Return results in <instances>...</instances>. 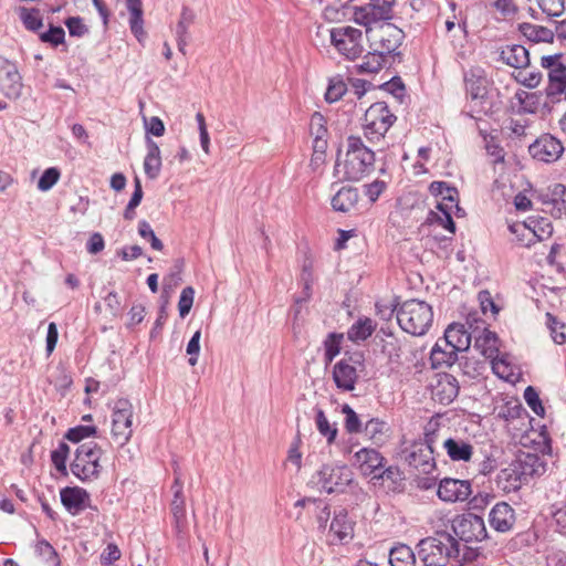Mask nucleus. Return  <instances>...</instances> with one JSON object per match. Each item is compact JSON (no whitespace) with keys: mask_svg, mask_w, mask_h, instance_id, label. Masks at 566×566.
<instances>
[{"mask_svg":"<svg viewBox=\"0 0 566 566\" xmlns=\"http://www.w3.org/2000/svg\"><path fill=\"white\" fill-rule=\"evenodd\" d=\"M375 166V153L366 147L358 136H349L346 140V151L337 156L335 172L349 181H358L368 176Z\"/></svg>","mask_w":566,"mask_h":566,"instance_id":"1","label":"nucleus"},{"mask_svg":"<svg viewBox=\"0 0 566 566\" xmlns=\"http://www.w3.org/2000/svg\"><path fill=\"white\" fill-rule=\"evenodd\" d=\"M429 191L440 200L437 202L436 209L430 211L427 218L428 223L441 227L453 234L455 232L453 217L464 216V210L459 206L458 190L444 181H432Z\"/></svg>","mask_w":566,"mask_h":566,"instance_id":"2","label":"nucleus"},{"mask_svg":"<svg viewBox=\"0 0 566 566\" xmlns=\"http://www.w3.org/2000/svg\"><path fill=\"white\" fill-rule=\"evenodd\" d=\"M418 547L424 566H447L450 560L459 562L460 542L446 532L421 539Z\"/></svg>","mask_w":566,"mask_h":566,"instance_id":"3","label":"nucleus"},{"mask_svg":"<svg viewBox=\"0 0 566 566\" xmlns=\"http://www.w3.org/2000/svg\"><path fill=\"white\" fill-rule=\"evenodd\" d=\"M396 317L403 332L412 336H423L433 323V310L424 301L407 300L397 308Z\"/></svg>","mask_w":566,"mask_h":566,"instance_id":"4","label":"nucleus"},{"mask_svg":"<svg viewBox=\"0 0 566 566\" xmlns=\"http://www.w3.org/2000/svg\"><path fill=\"white\" fill-rule=\"evenodd\" d=\"M395 0H349L347 10L356 24L370 34L371 28L392 18Z\"/></svg>","mask_w":566,"mask_h":566,"instance_id":"5","label":"nucleus"},{"mask_svg":"<svg viewBox=\"0 0 566 566\" xmlns=\"http://www.w3.org/2000/svg\"><path fill=\"white\" fill-rule=\"evenodd\" d=\"M538 458L534 454H524L502 469L496 476V485L504 493L516 492L536 472Z\"/></svg>","mask_w":566,"mask_h":566,"instance_id":"6","label":"nucleus"},{"mask_svg":"<svg viewBox=\"0 0 566 566\" xmlns=\"http://www.w3.org/2000/svg\"><path fill=\"white\" fill-rule=\"evenodd\" d=\"M103 449L94 441L80 444L71 463L72 473L81 481H93L98 478Z\"/></svg>","mask_w":566,"mask_h":566,"instance_id":"7","label":"nucleus"},{"mask_svg":"<svg viewBox=\"0 0 566 566\" xmlns=\"http://www.w3.org/2000/svg\"><path fill=\"white\" fill-rule=\"evenodd\" d=\"M353 482L350 468L338 463L323 464L312 476V483L328 494L343 493Z\"/></svg>","mask_w":566,"mask_h":566,"instance_id":"8","label":"nucleus"},{"mask_svg":"<svg viewBox=\"0 0 566 566\" xmlns=\"http://www.w3.org/2000/svg\"><path fill=\"white\" fill-rule=\"evenodd\" d=\"M395 120L396 116L385 102L374 103L366 109L364 115V134L370 142H378L385 137Z\"/></svg>","mask_w":566,"mask_h":566,"instance_id":"9","label":"nucleus"},{"mask_svg":"<svg viewBox=\"0 0 566 566\" xmlns=\"http://www.w3.org/2000/svg\"><path fill=\"white\" fill-rule=\"evenodd\" d=\"M331 44L344 57L358 59L364 52L363 32L352 25H340L331 29Z\"/></svg>","mask_w":566,"mask_h":566,"instance_id":"10","label":"nucleus"},{"mask_svg":"<svg viewBox=\"0 0 566 566\" xmlns=\"http://www.w3.org/2000/svg\"><path fill=\"white\" fill-rule=\"evenodd\" d=\"M134 407L127 399L115 401L112 412V438L118 446L126 444L133 436Z\"/></svg>","mask_w":566,"mask_h":566,"instance_id":"11","label":"nucleus"},{"mask_svg":"<svg viewBox=\"0 0 566 566\" xmlns=\"http://www.w3.org/2000/svg\"><path fill=\"white\" fill-rule=\"evenodd\" d=\"M378 51L384 54L394 53L403 40V32L397 25L385 21L371 28L370 34H366Z\"/></svg>","mask_w":566,"mask_h":566,"instance_id":"12","label":"nucleus"},{"mask_svg":"<svg viewBox=\"0 0 566 566\" xmlns=\"http://www.w3.org/2000/svg\"><path fill=\"white\" fill-rule=\"evenodd\" d=\"M454 534L463 542H480L488 535L484 520L475 514L458 517L452 523Z\"/></svg>","mask_w":566,"mask_h":566,"instance_id":"13","label":"nucleus"},{"mask_svg":"<svg viewBox=\"0 0 566 566\" xmlns=\"http://www.w3.org/2000/svg\"><path fill=\"white\" fill-rule=\"evenodd\" d=\"M437 495L444 503L464 502L472 495V484L469 480L443 478L438 484Z\"/></svg>","mask_w":566,"mask_h":566,"instance_id":"14","label":"nucleus"},{"mask_svg":"<svg viewBox=\"0 0 566 566\" xmlns=\"http://www.w3.org/2000/svg\"><path fill=\"white\" fill-rule=\"evenodd\" d=\"M541 65L548 70L549 85L547 87V95H562L563 87L566 85V65L562 62V55L542 56Z\"/></svg>","mask_w":566,"mask_h":566,"instance_id":"15","label":"nucleus"},{"mask_svg":"<svg viewBox=\"0 0 566 566\" xmlns=\"http://www.w3.org/2000/svg\"><path fill=\"white\" fill-rule=\"evenodd\" d=\"M530 153L539 161L554 163L563 155L564 146L557 137L544 134L530 146Z\"/></svg>","mask_w":566,"mask_h":566,"instance_id":"16","label":"nucleus"},{"mask_svg":"<svg viewBox=\"0 0 566 566\" xmlns=\"http://www.w3.org/2000/svg\"><path fill=\"white\" fill-rule=\"evenodd\" d=\"M358 360L353 357L343 358L334 365L333 379L338 389L343 391H352L358 380Z\"/></svg>","mask_w":566,"mask_h":566,"instance_id":"17","label":"nucleus"},{"mask_svg":"<svg viewBox=\"0 0 566 566\" xmlns=\"http://www.w3.org/2000/svg\"><path fill=\"white\" fill-rule=\"evenodd\" d=\"M433 452L434 450L430 449L426 443L415 442L406 451L405 459L410 467L422 473H430L436 468Z\"/></svg>","mask_w":566,"mask_h":566,"instance_id":"18","label":"nucleus"},{"mask_svg":"<svg viewBox=\"0 0 566 566\" xmlns=\"http://www.w3.org/2000/svg\"><path fill=\"white\" fill-rule=\"evenodd\" d=\"M176 478L172 484L174 499L171 501V513L175 522V528L181 534L186 528V502L184 496V485L180 474L175 471Z\"/></svg>","mask_w":566,"mask_h":566,"instance_id":"19","label":"nucleus"},{"mask_svg":"<svg viewBox=\"0 0 566 566\" xmlns=\"http://www.w3.org/2000/svg\"><path fill=\"white\" fill-rule=\"evenodd\" d=\"M355 522L348 517V513L345 510H340L335 513L331 525L329 533L333 536V543H348L354 537Z\"/></svg>","mask_w":566,"mask_h":566,"instance_id":"20","label":"nucleus"},{"mask_svg":"<svg viewBox=\"0 0 566 566\" xmlns=\"http://www.w3.org/2000/svg\"><path fill=\"white\" fill-rule=\"evenodd\" d=\"M524 228L532 238H528V245L536 243H546L553 235V224L549 219L539 216L530 217L524 222Z\"/></svg>","mask_w":566,"mask_h":566,"instance_id":"21","label":"nucleus"},{"mask_svg":"<svg viewBox=\"0 0 566 566\" xmlns=\"http://www.w3.org/2000/svg\"><path fill=\"white\" fill-rule=\"evenodd\" d=\"M489 523L497 532H509L515 523L513 507L505 502L495 504L489 514Z\"/></svg>","mask_w":566,"mask_h":566,"instance_id":"22","label":"nucleus"},{"mask_svg":"<svg viewBox=\"0 0 566 566\" xmlns=\"http://www.w3.org/2000/svg\"><path fill=\"white\" fill-rule=\"evenodd\" d=\"M382 455L375 449L363 448L354 454V464L364 475H377L384 465Z\"/></svg>","mask_w":566,"mask_h":566,"instance_id":"23","label":"nucleus"},{"mask_svg":"<svg viewBox=\"0 0 566 566\" xmlns=\"http://www.w3.org/2000/svg\"><path fill=\"white\" fill-rule=\"evenodd\" d=\"M60 495L62 504L72 515L84 511L90 503V494L78 486L65 488Z\"/></svg>","mask_w":566,"mask_h":566,"instance_id":"24","label":"nucleus"},{"mask_svg":"<svg viewBox=\"0 0 566 566\" xmlns=\"http://www.w3.org/2000/svg\"><path fill=\"white\" fill-rule=\"evenodd\" d=\"M471 337V334L463 324L453 323L448 326L441 339L446 346L450 345L458 353H461L470 348Z\"/></svg>","mask_w":566,"mask_h":566,"instance_id":"25","label":"nucleus"},{"mask_svg":"<svg viewBox=\"0 0 566 566\" xmlns=\"http://www.w3.org/2000/svg\"><path fill=\"white\" fill-rule=\"evenodd\" d=\"M358 203L359 193L353 187H342L332 198L333 209L340 212L357 211Z\"/></svg>","mask_w":566,"mask_h":566,"instance_id":"26","label":"nucleus"},{"mask_svg":"<svg viewBox=\"0 0 566 566\" xmlns=\"http://www.w3.org/2000/svg\"><path fill=\"white\" fill-rule=\"evenodd\" d=\"M459 394L457 379L449 374L441 376L433 389V397L442 405L452 402Z\"/></svg>","mask_w":566,"mask_h":566,"instance_id":"27","label":"nucleus"},{"mask_svg":"<svg viewBox=\"0 0 566 566\" xmlns=\"http://www.w3.org/2000/svg\"><path fill=\"white\" fill-rule=\"evenodd\" d=\"M500 56L503 63L516 70L527 67L530 64L528 51L523 45H506Z\"/></svg>","mask_w":566,"mask_h":566,"instance_id":"28","label":"nucleus"},{"mask_svg":"<svg viewBox=\"0 0 566 566\" xmlns=\"http://www.w3.org/2000/svg\"><path fill=\"white\" fill-rule=\"evenodd\" d=\"M126 8L129 12V28L132 33L143 42L146 39V31L144 30L143 19V2L142 0H126Z\"/></svg>","mask_w":566,"mask_h":566,"instance_id":"29","label":"nucleus"},{"mask_svg":"<svg viewBox=\"0 0 566 566\" xmlns=\"http://www.w3.org/2000/svg\"><path fill=\"white\" fill-rule=\"evenodd\" d=\"M442 446L448 457L454 462H469L473 457V447L461 439L448 438Z\"/></svg>","mask_w":566,"mask_h":566,"instance_id":"30","label":"nucleus"},{"mask_svg":"<svg viewBox=\"0 0 566 566\" xmlns=\"http://www.w3.org/2000/svg\"><path fill=\"white\" fill-rule=\"evenodd\" d=\"M458 352L450 345L446 346L439 338L431 349L430 359L434 368L452 366L458 359Z\"/></svg>","mask_w":566,"mask_h":566,"instance_id":"31","label":"nucleus"},{"mask_svg":"<svg viewBox=\"0 0 566 566\" xmlns=\"http://www.w3.org/2000/svg\"><path fill=\"white\" fill-rule=\"evenodd\" d=\"M474 349L485 359L494 358L499 354V338L496 334L484 328L479 336H475Z\"/></svg>","mask_w":566,"mask_h":566,"instance_id":"32","label":"nucleus"},{"mask_svg":"<svg viewBox=\"0 0 566 566\" xmlns=\"http://www.w3.org/2000/svg\"><path fill=\"white\" fill-rule=\"evenodd\" d=\"M296 506H307L308 511L314 514L319 528L325 530L327 526V522L331 517V509L329 505L323 500L316 499H302L295 503Z\"/></svg>","mask_w":566,"mask_h":566,"instance_id":"33","label":"nucleus"},{"mask_svg":"<svg viewBox=\"0 0 566 566\" xmlns=\"http://www.w3.org/2000/svg\"><path fill=\"white\" fill-rule=\"evenodd\" d=\"M144 170L148 178L156 179L161 170L160 149L156 142L147 139V155L144 160Z\"/></svg>","mask_w":566,"mask_h":566,"instance_id":"34","label":"nucleus"},{"mask_svg":"<svg viewBox=\"0 0 566 566\" xmlns=\"http://www.w3.org/2000/svg\"><path fill=\"white\" fill-rule=\"evenodd\" d=\"M518 30L528 41L534 43H553L555 36L551 29L528 22L521 23Z\"/></svg>","mask_w":566,"mask_h":566,"instance_id":"35","label":"nucleus"},{"mask_svg":"<svg viewBox=\"0 0 566 566\" xmlns=\"http://www.w3.org/2000/svg\"><path fill=\"white\" fill-rule=\"evenodd\" d=\"M389 563L391 566H416V557L407 545H398L390 549Z\"/></svg>","mask_w":566,"mask_h":566,"instance_id":"36","label":"nucleus"},{"mask_svg":"<svg viewBox=\"0 0 566 566\" xmlns=\"http://www.w3.org/2000/svg\"><path fill=\"white\" fill-rule=\"evenodd\" d=\"M490 360L492 370L499 378L507 381H514V366L511 364L506 355L499 356L497 354L494 358H490Z\"/></svg>","mask_w":566,"mask_h":566,"instance_id":"37","label":"nucleus"},{"mask_svg":"<svg viewBox=\"0 0 566 566\" xmlns=\"http://www.w3.org/2000/svg\"><path fill=\"white\" fill-rule=\"evenodd\" d=\"M385 64V54L377 49L367 53L358 65L360 73H378Z\"/></svg>","mask_w":566,"mask_h":566,"instance_id":"38","label":"nucleus"},{"mask_svg":"<svg viewBox=\"0 0 566 566\" xmlns=\"http://www.w3.org/2000/svg\"><path fill=\"white\" fill-rule=\"evenodd\" d=\"M376 325L373 319L364 318L358 319L349 329H348V338L352 340H365L367 339L373 332L375 331Z\"/></svg>","mask_w":566,"mask_h":566,"instance_id":"39","label":"nucleus"},{"mask_svg":"<svg viewBox=\"0 0 566 566\" xmlns=\"http://www.w3.org/2000/svg\"><path fill=\"white\" fill-rule=\"evenodd\" d=\"M315 422L317 430L322 436L326 438L327 443H333L337 436V428L334 424L329 423L328 419L325 416V412L322 409H317Z\"/></svg>","mask_w":566,"mask_h":566,"instance_id":"40","label":"nucleus"},{"mask_svg":"<svg viewBox=\"0 0 566 566\" xmlns=\"http://www.w3.org/2000/svg\"><path fill=\"white\" fill-rule=\"evenodd\" d=\"M513 77L515 81L528 88H535L539 85L542 81V73L539 71H530L524 69H520L513 73Z\"/></svg>","mask_w":566,"mask_h":566,"instance_id":"41","label":"nucleus"},{"mask_svg":"<svg viewBox=\"0 0 566 566\" xmlns=\"http://www.w3.org/2000/svg\"><path fill=\"white\" fill-rule=\"evenodd\" d=\"M21 83L17 72H8L3 78L0 80V91L8 97H17L20 94Z\"/></svg>","mask_w":566,"mask_h":566,"instance_id":"42","label":"nucleus"},{"mask_svg":"<svg viewBox=\"0 0 566 566\" xmlns=\"http://www.w3.org/2000/svg\"><path fill=\"white\" fill-rule=\"evenodd\" d=\"M343 340L342 334L332 333L324 342V358L326 364H331L333 359L340 353V344Z\"/></svg>","mask_w":566,"mask_h":566,"instance_id":"43","label":"nucleus"},{"mask_svg":"<svg viewBox=\"0 0 566 566\" xmlns=\"http://www.w3.org/2000/svg\"><path fill=\"white\" fill-rule=\"evenodd\" d=\"M364 432L374 442H380L386 433V423L379 419H370L366 422Z\"/></svg>","mask_w":566,"mask_h":566,"instance_id":"44","label":"nucleus"},{"mask_svg":"<svg viewBox=\"0 0 566 566\" xmlns=\"http://www.w3.org/2000/svg\"><path fill=\"white\" fill-rule=\"evenodd\" d=\"M538 7L547 17H562L566 10L565 0H537Z\"/></svg>","mask_w":566,"mask_h":566,"instance_id":"45","label":"nucleus"},{"mask_svg":"<svg viewBox=\"0 0 566 566\" xmlns=\"http://www.w3.org/2000/svg\"><path fill=\"white\" fill-rule=\"evenodd\" d=\"M526 416V410L518 401L507 402L499 412V417L505 421L517 420Z\"/></svg>","mask_w":566,"mask_h":566,"instance_id":"46","label":"nucleus"},{"mask_svg":"<svg viewBox=\"0 0 566 566\" xmlns=\"http://www.w3.org/2000/svg\"><path fill=\"white\" fill-rule=\"evenodd\" d=\"M492 6L504 19H513L520 12L518 0H494Z\"/></svg>","mask_w":566,"mask_h":566,"instance_id":"47","label":"nucleus"},{"mask_svg":"<svg viewBox=\"0 0 566 566\" xmlns=\"http://www.w3.org/2000/svg\"><path fill=\"white\" fill-rule=\"evenodd\" d=\"M310 134L313 139L327 138L326 119L321 113H314L310 120Z\"/></svg>","mask_w":566,"mask_h":566,"instance_id":"48","label":"nucleus"},{"mask_svg":"<svg viewBox=\"0 0 566 566\" xmlns=\"http://www.w3.org/2000/svg\"><path fill=\"white\" fill-rule=\"evenodd\" d=\"M347 92V86L342 78H332L325 93V98L329 103L339 101Z\"/></svg>","mask_w":566,"mask_h":566,"instance_id":"49","label":"nucleus"},{"mask_svg":"<svg viewBox=\"0 0 566 566\" xmlns=\"http://www.w3.org/2000/svg\"><path fill=\"white\" fill-rule=\"evenodd\" d=\"M516 98L520 101L523 111L527 113H535L541 102V95L538 93H530L525 91L517 92Z\"/></svg>","mask_w":566,"mask_h":566,"instance_id":"50","label":"nucleus"},{"mask_svg":"<svg viewBox=\"0 0 566 566\" xmlns=\"http://www.w3.org/2000/svg\"><path fill=\"white\" fill-rule=\"evenodd\" d=\"M35 551L46 563L59 566L60 560L55 548L46 541L42 539L36 543Z\"/></svg>","mask_w":566,"mask_h":566,"instance_id":"51","label":"nucleus"},{"mask_svg":"<svg viewBox=\"0 0 566 566\" xmlns=\"http://www.w3.org/2000/svg\"><path fill=\"white\" fill-rule=\"evenodd\" d=\"M342 412L345 415V429L348 433H357L361 431V421L358 415L348 405H344Z\"/></svg>","mask_w":566,"mask_h":566,"instance_id":"52","label":"nucleus"},{"mask_svg":"<svg viewBox=\"0 0 566 566\" xmlns=\"http://www.w3.org/2000/svg\"><path fill=\"white\" fill-rule=\"evenodd\" d=\"M60 177L61 172L57 168L51 167L45 169L38 181L39 190H50L60 180Z\"/></svg>","mask_w":566,"mask_h":566,"instance_id":"53","label":"nucleus"},{"mask_svg":"<svg viewBox=\"0 0 566 566\" xmlns=\"http://www.w3.org/2000/svg\"><path fill=\"white\" fill-rule=\"evenodd\" d=\"M20 18L28 30L36 31L42 27V19L38 10L22 8L20 10Z\"/></svg>","mask_w":566,"mask_h":566,"instance_id":"54","label":"nucleus"},{"mask_svg":"<svg viewBox=\"0 0 566 566\" xmlns=\"http://www.w3.org/2000/svg\"><path fill=\"white\" fill-rule=\"evenodd\" d=\"M195 290L191 286H187L181 291L179 302H178V311L181 318L186 317L192 305H193Z\"/></svg>","mask_w":566,"mask_h":566,"instance_id":"55","label":"nucleus"},{"mask_svg":"<svg viewBox=\"0 0 566 566\" xmlns=\"http://www.w3.org/2000/svg\"><path fill=\"white\" fill-rule=\"evenodd\" d=\"M143 199V188L140 180L135 178V189L132 195V198L125 209L124 217L125 219H133L135 217V208L139 206Z\"/></svg>","mask_w":566,"mask_h":566,"instance_id":"56","label":"nucleus"},{"mask_svg":"<svg viewBox=\"0 0 566 566\" xmlns=\"http://www.w3.org/2000/svg\"><path fill=\"white\" fill-rule=\"evenodd\" d=\"M69 452H70V448L64 442L60 443L57 449L52 451L51 460H52V463L54 464V467L56 468L57 471L65 472V470H66V459H67Z\"/></svg>","mask_w":566,"mask_h":566,"instance_id":"57","label":"nucleus"},{"mask_svg":"<svg viewBox=\"0 0 566 566\" xmlns=\"http://www.w3.org/2000/svg\"><path fill=\"white\" fill-rule=\"evenodd\" d=\"M96 433V428L94 426H77L74 428H71L67 433L65 434V438L72 442H80L84 438L92 437Z\"/></svg>","mask_w":566,"mask_h":566,"instance_id":"58","label":"nucleus"},{"mask_svg":"<svg viewBox=\"0 0 566 566\" xmlns=\"http://www.w3.org/2000/svg\"><path fill=\"white\" fill-rule=\"evenodd\" d=\"M524 399L527 402V405L530 406V408L537 416H543L544 415L545 410H544V407H543L542 401L539 399V396H538L537 391L532 386H528L524 390Z\"/></svg>","mask_w":566,"mask_h":566,"instance_id":"59","label":"nucleus"},{"mask_svg":"<svg viewBox=\"0 0 566 566\" xmlns=\"http://www.w3.org/2000/svg\"><path fill=\"white\" fill-rule=\"evenodd\" d=\"M200 338H201V331L198 329L195 332L192 337L187 344L186 352L189 355V365L195 366L198 363V356L200 353Z\"/></svg>","mask_w":566,"mask_h":566,"instance_id":"60","label":"nucleus"},{"mask_svg":"<svg viewBox=\"0 0 566 566\" xmlns=\"http://www.w3.org/2000/svg\"><path fill=\"white\" fill-rule=\"evenodd\" d=\"M196 120L198 123L201 148L207 155H209L210 154V136H209V133L207 129L205 115L200 112L197 113Z\"/></svg>","mask_w":566,"mask_h":566,"instance_id":"61","label":"nucleus"},{"mask_svg":"<svg viewBox=\"0 0 566 566\" xmlns=\"http://www.w3.org/2000/svg\"><path fill=\"white\" fill-rule=\"evenodd\" d=\"M440 433V424L438 420L431 419L424 427V442L426 446L434 450Z\"/></svg>","mask_w":566,"mask_h":566,"instance_id":"62","label":"nucleus"},{"mask_svg":"<svg viewBox=\"0 0 566 566\" xmlns=\"http://www.w3.org/2000/svg\"><path fill=\"white\" fill-rule=\"evenodd\" d=\"M386 188L387 185L382 180H375L368 185H365L364 191L365 195L368 197L369 205L376 202Z\"/></svg>","mask_w":566,"mask_h":566,"instance_id":"63","label":"nucleus"},{"mask_svg":"<svg viewBox=\"0 0 566 566\" xmlns=\"http://www.w3.org/2000/svg\"><path fill=\"white\" fill-rule=\"evenodd\" d=\"M65 36V32L61 27H51L49 31L43 32L40 35V39L43 42L51 43L53 45H59L63 43Z\"/></svg>","mask_w":566,"mask_h":566,"instance_id":"64","label":"nucleus"}]
</instances>
